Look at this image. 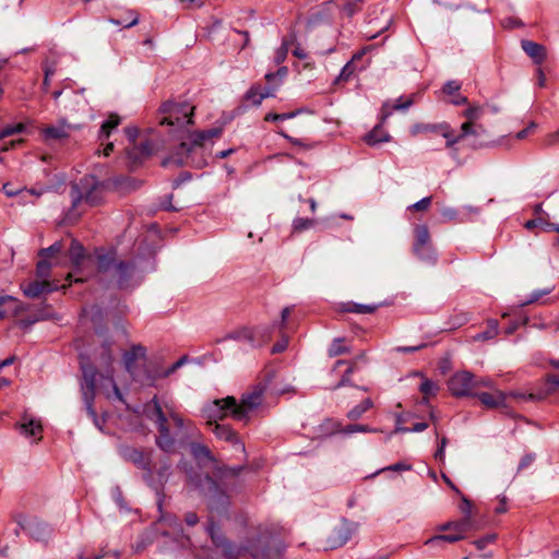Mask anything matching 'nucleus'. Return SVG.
<instances>
[{
    "mask_svg": "<svg viewBox=\"0 0 559 559\" xmlns=\"http://www.w3.org/2000/svg\"><path fill=\"white\" fill-rule=\"evenodd\" d=\"M144 414L150 420L154 421L157 427V447L167 453L173 452L176 444V439L170 432L169 423H173L178 430L193 428L191 421H186L181 415L175 412L168 404L162 406L156 396L145 404Z\"/></svg>",
    "mask_w": 559,
    "mask_h": 559,
    "instance_id": "nucleus-1",
    "label": "nucleus"
},
{
    "mask_svg": "<svg viewBox=\"0 0 559 559\" xmlns=\"http://www.w3.org/2000/svg\"><path fill=\"white\" fill-rule=\"evenodd\" d=\"M222 133L219 128H212L205 131L193 132L189 135L188 141H183L180 143L176 153L165 158L162 162L163 166L176 165L182 166L188 164H194L197 166H201L200 162H194L192 158V154L195 153L199 148H201L205 141L211 140L213 138H218Z\"/></svg>",
    "mask_w": 559,
    "mask_h": 559,
    "instance_id": "nucleus-2",
    "label": "nucleus"
},
{
    "mask_svg": "<svg viewBox=\"0 0 559 559\" xmlns=\"http://www.w3.org/2000/svg\"><path fill=\"white\" fill-rule=\"evenodd\" d=\"M452 395L456 397L474 396L479 388H493V381L488 377H476L472 372L463 370L455 372L448 382Z\"/></svg>",
    "mask_w": 559,
    "mask_h": 559,
    "instance_id": "nucleus-3",
    "label": "nucleus"
},
{
    "mask_svg": "<svg viewBox=\"0 0 559 559\" xmlns=\"http://www.w3.org/2000/svg\"><path fill=\"white\" fill-rule=\"evenodd\" d=\"M194 106L187 102L167 100L159 107V123L183 128L192 124Z\"/></svg>",
    "mask_w": 559,
    "mask_h": 559,
    "instance_id": "nucleus-4",
    "label": "nucleus"
},
{
    "mask_svg": "<svg viewBox=\"0 0 559 559\" xmlns=\"http://www.w3.org/2000/svg\"><path fill=\"white\" fill-rule=\"evenodd\" d=\"M81 369L83 373V380L81 383V390L83 395V401L85 403L86 412L88 416L93 419L94 425L103 430V420H100L96 412L93 407V401L95 396L96 382L98 378V372L96 368L92 365L85 364L83 360L81 361Z\"/></svg>",
    "mask_w": 559,
    "mask_h": 559,
    "instance_id": "nucleus-5",
    "label": "nucleus"
},
{
    "mask_svg": "<svg viewBox=\"0 0 559 559\" xmlns=\"http://www.w3.org/2000/svg\"><path fill=\"white\" fill-rule=\"evenodd\" d=\"M146 356V348L140 344L132 345L130 349L126 350L122 355V361L126 370L132 379L142 385L151 386L156 382V377L151 374L150 370L140 372L136 369V362L144 359Z\"/></svg>",
    "mask_w": 559,
    "mask_h": 559,
    "instance_id": "nucleus-6",
    "label": "nucleus"
},
{
    "mask_svg": "<svg viewBox=\"0 0 559 559\" xmlns=\"http://www.w3.org/2000/svg\"><path fill=\"white\" fill-rule=\"evenodd\" d=\"M103 195V185L94 176L83 177L79 183L72 187L73 206L85 201L91 206L99 203Z\"/></svg>",
    "mask_w": 559,
    "mask_h": 559,
    "instance_id": "nucleus-7",
    "label": "nucleus"
},
{
    "mask_svg": "<svg viewBox=\"0 0 559 559\" xmlns=\"http://www.w3.org/2000/svg\"><path fill=\"white\" fill-rule=\"evenodd\" d=\"M264 386L258 384L250 391L242 394L240 403L235 399L233 418L236 420H247L251 412L255 411L263 403Z\"/></svg>",
    "mask_w": 559,
    "mask_h": 559,
    "instance_id": "nucleus-8",
    "label": "nucleus"
},
{
    "mask_svg": "<svg viewBox=\"0 0 559 559\" xmlns=\"http://www.w3.org/2000/svg\"><path fill=\"white\" fill-rule=\"evenodd\" d=\"M170 468L171 464L170 462L165 459L160 460L158 468L154 472L152 469V466H148V471L143 473V480L156 491V495L158 496V509L162 512V498L163 495V488L165 484L167 483L169 475H170Z\"/></svg>",
    "mask_w": 559,
    "mask_h": 559,
    "instance_id": "nucleus-9",
    "label": "nucleus"
},
{
    "mask_svg": "<svg viewBox=\"0 0 559 559\" xmlns=\"http://www.w3.org/2000/svg\"><path fill=\"white\" fill-rule=\"evenodd\" d=\"M16 522L19 527L35 542L46 543L51 537V527L35 516L21 515Z\"/></svg>",
    "mask_w": 559,
    "mask_h": 559,
    "instance_id": "nucleus-10",
    "label": "nucleus"
},
{
    "mask_svg": "<svg viewBox=\"0 0 559 559\" xmlns=\"http://www.w3.org/2000/svg\"><path fill=\"white\" fill-rule=\"evenodd\" d=\"M235 407V397L227 396L221 400H214L203 408V417L207 419V425L213 426L219 419L226 418L228 415L233 417Z\"/></svg>",
    "mask_w": 559,
    "mask_h": 559,
    "instance_id": "nucleus-11",
    "label": "nucleus"
},
{
    "mask_svg": "<svg viewBox=\"0 0 559 559\" xmlns=\"http://www.w3.org/2000/svg\"><path fill=\"white\" fill-rule=\"evenodd\" d=\"M117 349L111 336L98 334V346L94 350V360L99 368L105 369L108 373L115 361Z\"/></svg>",
    "mask_w": 559,
    "mask_h": 559,
    "instance_id": "nucleus-12",
    "label": "nucleus"
},
{
    "mask_svg": "<svg viewBox=\"0 0 559 559\" xmlns=\"http://www.w3.org/2000/svg\"><path fill=\"white\" fill-rule=\"evenodd\" d=\"M414 253L421 260L433 261L435 252L431 245L430 233L426 225H417L414 229Z\"/></svg>",
    "mask_w": 559,
    "mask_h": 559,
    "instance_id": "nucleus-13",
    "label": "nucleus"
},
{
    "mask_svg": "<svg viewBox=\"0 0 559 559\" xmlns=\"http://www.w3.org/2000/svg\"><path fill=\"white\" fill-rule=\"evenodd\" d=\"M272 334V326H257L253 329L243 328L239 331L230 333L228 338L247 341L252 346H261L265 344Z\"/></svg>",
    "mask_w": 559,
    "mask_h": 559,
    "instance_id": "nucleus-14",
    "label": "nucleus"
},
{
    "mask_svg": "<svg viewBox=\"0 0 559 559\" xmlns=\"http://www.w3.org/2000/svg\"><path fill=\"white\" fill-rule=\"evenodd\" d=\"M488 392H478L476 391L474 397H477L481 405L489 409H496V408H504L507 407V399L508 396H514L519 397L520 394L515 392L506 393L499 389H497L495 385L492 389H489Z\"/></svg>",
    "mask_w": 559,
    "mask_h": 559,
    "instance_id": "nucleus-15",
    "label": "nucleus"
},
{
    "mask_svg": "<svg viewBox=\"0 0 559 559\" xmlns=\"http://www.w3.org/2000/svg\"><path fill=\"white\" fill-rule=\"evenodd\" d=\"M358 525L353 522L343 521L337 525L328 539L331 548H337L345 545L357 531Z\"/></svg>",
    "mask_w": 559,
    "mask_h": 559,
    "instance_id": "nucleus-16",
    "label": "nucleus"
},
{
    "mask_svg": "<svg viewBox=\"0 0 559 559\" xmlns=\"http://www.w3.org/2000/svg\"><path fill=\"white\" fill-rule=\"evenodd\" d=\"M120 454L126 461L133 463L144 473L148 471V466L152 465L150 451H143L133 447L124 445L120 448Z\"/></svg>",
    "mask_w": 559,
    "mask_h": 559,
    "instance_id": "nucleus-17",
    "label": "nucleus"
},
{
    "mask_svg": "<svg viewBox=\"0 0 559 559\" xmlns=\"http://www.w3.org/2000/svg\"><path fill=\"white\" fill-rule=\"evenodd\" d=\"M203 490L209 498L211 509L218 510L221 507L227 506L228 497L212 478L206 477Z\"/></svg>",
    "mask_w": 559,
    "mask_h": 559,
    "instance_id": "nucleus-18",
    "label": "nucleus"
},
{
    "mask_svg": "<svg viewBox=\"0 0 559 559\" xmlns=\"http://www.w3.org/2000/svg\"><path fill=\"white\" fill-rule=\"evenodd\" d=\"M73 129H76V126L68 123L66 119H60L57 124L43 128L41 134L45 141L63 140L70 136V132Z\"/></svg>",
    "mask_w": 559,
    "mask_h": 559,
    "instance_id": "nucleus-19",
    "label": "nucleus"
},
{
    "mask_svg": "<svg viewBox=\"0 0 559 559\" xmlns=\"http://www.w3.org/2000/svg\"><path fill=\"white\" fill-rule=\"evenodd\" d=\"M484 111V107L476 104L468 106V108L463 111L466 121L461 126L462 136H468V134L474 132V122L483 117Z\"/></svg>",
    "mask_w": 559,
    "mask_h": 559,
    "instance_id": "nucleus-20",
    "label": "nucleus"
},
{
    "mask_svg": "<svg viewBox=\"0 0 559 559\" xmlns=\"http://www.w3.org/2000/svg\"><path fill=\"white\" fill-rule=\"evenodd\" d=\"M95 262L97 264V270L103 273L111 272L115 269V264H117L116 251L115 250H104L96 249L95 250Z\"/></svg>",
    "mask_w": 559,
    "mask_h": 559,
    "instance_id": "nucleus-21",
    "label": "nucleus"
},
{
    "mask_svg": "<svg viewBox=\"0 0 559 559\" xmlns=\"http://www.w3.org/2000/svg\"><path fill=\"white\" fill-rule=\"evenodd\" d=\"M135 266L133 262L118 261L115 264L112 276L116 278L120 288L127 287L129 280L134 273Z\"/></svg>",
    "mask_w": 559,
    "mask_h": 559,
    "instance_id": "nucleus-22",
    "label": "nucleus"
},
{
    "mask_svg": "<svg viewBox=\"0 0 559 559\" xmlns=\"http://www.w3.org/2000/svg\"><path fill=\"white\" fill-rule=\"evenodd\" d=\"M154 147L150 141L141 143L139 147L133 145L132 148H127V157L132 166L139 165L143 158L150 156Z\"/></svg>",
    "mask_w": 559,
    "mask_h": 559,
    "instance_id": "nucleus-23",
    "label": "nucleus"
},
{
    "mask_svg": "<svg viewBox=\"0 0 559 559\" xmlns=\"http://www.w3.org/2000/svg\"><path fill=\"white\" fill-rule=\"evenodd\" d=\"M521 47L537 64H540L546 59V48L540 44L524 39L521 41Z\"/></svg>",
    "mask_w": 559,
    "mask_h": 559,
    "instance_id": "nucleus-24",
    "label": "nucleus"
},
{
    "mask_svg": "<svg viewBox=\"0 0 559 559\" xmlns=\"http://www.w3.org/2000/svg\"><path fill=\"white\" fill-rule=\"evenodd\" d=\"M213 433L218 439L231 442L233 444L237 445L241 450L245 449L243 444L239 441L236 432L233 429H230V427H228L226 425H219V424L213 425Z\"/></svg>",
    "mask_w": 559,
    "mask_h": 559,
    "instance_id": "nucleus-25",
    "label": "nucleus"
},
{
    "mask_svg": "<svg viewBox=\"0 0 559 559\" xmlns=\"http://www.w3.org/2000/svg\"><path fill=\"white\" fill-rule=\"evenodd\" d=\"M51 290H52V288L50 286V283L47 281H41V282L36 281V282H32V283H28L27 285L23 286L24 295L29 298H37L41 294H45V293H48Z\"/></svg>",
    "mask_w": 559,
    "mask_h": 559,
    "instance_id": "nucleus-26",
    "label": "nucleus"
},
{
    "mask_svg": "<svg viewBox=\"0 0 559 559\" xmlns=\"http://www.w3.org/2000/svg\"><path fill=\"white\" fill-rule=\"evenodd\" d=\"M19 301L11 296H0V319L17 313Z\"/></svg>",
    "mask_w": 559,
    "mask_h": 559,
    "instance_id": "nucleus-27",
    "label": "nucleus"
},
{
    "mask_svg": "<svg viewBox=\"0 0 559 559\" xmlns=\"http://www.w3.org/2000/svg\"><path fill=\"white\" fill-rule=\"evenodd\" d=\"M120 123V117L116 114H111L106 121L103 122L98 139L104 143L110 136L112 130H115Z\"/></svg>",
    "mask_w": 559,
    "mask_h": 559,
    "instance_id": "nucleus-28",
    "label": "nucleus"
},
{
    "mask_svg": "<svg viewBox=\"0 0 559 559\" xmlns=\"http://www.w3.org/2000/svg\"><path fill=\"white\" fill-rule=\"evenodd\" d=\"M16 428L20 429L21 433L26 437L38 436L43 430L41 424L39 421L34 419H26V417H24L23 423L16 424Z\"/></svg>",
    "mask_w": 559,
    "mask_h": 559,
    "instance_id": "nucleus-29",
    "label": "nucleus"
},
{
    "mask_svg": "<svg viewBox=\"0 0 559 559\" xmlns=\"http://www.w3.org/2000/svg\"><path fill=\"white\" fill-rule=\"evenodd\" d=\"M413 104V99L408 98L405 102H401L399 99L395 104L390 105L389 103L383 104L381 108V121L386 120L394 110H406L408 109Z\"/></svg>",
    "mask_w": 559,
    "mask_h": 559,
    "instance_id": "nucleus-30",
    "label": "nucleus"
},
{
    "mask_svg": "<svg viewBox=\"0 0 559 559\" xmlns=\"http://www.w3.org/2000/svg\"><path fill=\"white\" fill-rule=\"evenodd\" d=\"M416 374L420 376L423 379L419 385V391L424 396V401L427 402L430 397L437 395L439 391V385L437 382H433L428 378H425L420 372H417Z\"/></svg>",
    "mask_w": 559,
    "mask_h": 559,
    "instance_id": "nucleus-31",
    "label": "nucleus"
},
{
    "mask_svg": "<svg viewBox=\"0 0 559 559\" xmlns=\"http://www.w3.org/2000/svg\"><path fill=\"white\" fill-rule=\"evenodd\" d=\"M251 559H284L282 549L277 546H267L261 550L252 552Z\"/></svg>",
    "mask_w": 559,
    "mask_h": 559,
    "instance_id": "nucleus-32",
    "label": "nucleus"
},
{
    "mask_svg": "<svg viewBox=\"0 0 559 559\" xmlns=\"http://www.w3.org/2000/svg\"><path fill=\"white\" fill-rule=\"evenodd\" d=\"M478 526L475 520H469L468 518H462L457 521H453V532L457 534H462L463 538L466 537V534L472 531H477Z\"/></svg>",
    "mask_w": 559,
    "mask_h": 559,
    "instance_id": "nucleus-33",
    "label": "nucleus"
},
{
    "mask_svg": "<svg viewBox=\"0 0 559 559\" xmlns=\"http://www.w3.org/2000/svg\"><path fill=\"white\" fill-rule=\"evenodd\" d=\"M390 134L384 131L380 126H376L366 136L365 141L369 145H377L382 142H388Z\"/></svg>",
    "mask_w": 559,
    "mask_h": 559,
    "instance_id": "nucleus-34",
    "label": "nucleus"
},
{
    "mask_svg": "<svg viewBox=\"0 0 559 559\" xmlns=\"http://www.w3.org/2000/svg\"><path fill=\"white\" fill-rule=\"evenodd\" d=\"M69 257L72 264L76 267H79L86 258L83 246L76 240H72L71 242V247L69 249Z\"/></svg>",
    "mask_w": 559,
    "mask_h": 559,
    "instance_id": "nucleus-35",
    "label": "nucleus"
},
{
    "mask_svg": "<svg viewBox=\"0 0 559 559\" xmlns=\"http://www.w3.org/2000/svg\"><path fill=\"white\" fill-rule=\"evenodd\" d=\"M462 539H464L462 534H457L452 531V533H450V534L436 535V536L429 538L426 542V545H440L441 543H444V542L445 543H456Z\"/></svg>",
    "mask_w": 559,
    "mask_h": 559,
    "instance_id": "nucleus-36",
    "label": "nucleus"
},
{
    "mask_svg": "<svg viewBox=\"0 0 559 559\" xmlns=\"http://www.w3.org/2000/svg\"><path fill=\"white\" fill-rule=\"evenodd\" d=\"M109 22L117 26L132 27L139 23V14L134 11H128L126 19H109Z\"/></svg>",
    "mask_w": 559,
    "mask_h": 559,
    "instance_id": "nucleus-37",
    "label": "nucleus"
},
{
    "mask_svg": "<svg viewBox=\"0 0 559 559\" xmlns=\"http://www.w3.org/2000/svg\"><path fill=\"white\" fill-rule=\"evenodd\" d=\"M440 134L444 139H447V146L448 147L453 146L454 144H456L457 142H460L461 140H463L465 138V136H462V132L457 136H454L450 124L447 123V122H442L441 123Z\"/></svg>",
    "mask_w": 559,
    "mask_h": 559,
    "instance_id": "nucleus-38",
    "label": "nucleus"
},
{
    "mask_svg": "<svg viewBox=\"0 0 559 559\" xmlns=\"http://www.w3.org/2000/svg\"><path fill=\"white\" fill-rule=\"evenodd\" d=\"M373 406V403L370 399L364 400L359 405L355 406L347 414V417L352 420H357L361 417L364 413L370 409Z\"/></svg>",
    "mask_w": 559,
    "mask_h": 559,
    "instance_id": "nucleus-39",
    "label": "nucleus"
},
{
    "mask_svg": "<svg viewBox=\"0 0 559 559\" xmlns=\"http://www.w3.org/2000/svg\"><path fill=\"white\" fill-rule=\"evenodd\" d=\"M294 44V38H284L281 47L275 51L274 61L281 64L285 61L290 46Z\"/></svg>",
    "mask_w": 559,
    "mask_h": 559,
    "instance_id": "nucleus-40",
    "label": "nucleus"
},
{
    "mask_svg": "<svg viewBox=\"0 0 559 559\" xmlns=\"http://www.w3.org/2000/svg\"><path fill=\"white\" fill-rule=\"evenodd\" d=\"M191 452H192L193 456L198 460H209V461L213 460L210 449L204 444L192 443Z\"/></svg>",
    "mask_w": 559,
    "mask_h": 559,
    "instance_id": "nucleus-41",
    "label": "nucleus"
},
{
    "mask_svg": "<svg viewBox=\"0 0 559 559\" xmlns=\"http://www.w3.org/2000/svg\"><path fill=\"white\" fill-rule=\"evenodd\" d=\"M498 334V322L491 320L488 322V328L486 331L478 333L474 336L476 341H487L493 338Z\"/></svg>",
    "mask_w": 559,
    "mask_h": 559,
    "instance_id": "nucleus-42",
    "label": "nucleus"
},
{
    "mask_svg": "<svg viewBox=\"0 0 559 559\" xmlns=\"http://www.w3.org/2000/svg\"><path fill=\"white\" fill-rule=\"evenodd\" d=\"M106 382L108 383V386H110V389H111V391H106V396L109 400H117V401L123 402V396H122L119 388L117 386L116 382L114 381V378L111 374H108V377L106 378Z\"/></svg>",
    "mask_w": 559,
    "mask_h": 559,
    "instance_id": "nucleus-43",
    "label": "nucleus"
},
{
    "mask_svg": "<svg viewBox=\"0 0 559 559\" xmlns=\"http://www.w3.org/2000/svg\"><path fill=\"white\" fill-rule=\"evenodd\" d=\"M440 127L441 123H419L412 128V133L414 135L418 133H426V132H433V133H440Z\"/></svg>",
    "mask_w": 559,
    "mask_h": 559,
    "instance_id": "nucleus-44",
    "label": "nucleus"
},
{
    "mask_svg": "<svg viewBox=\"0 0 559 559\" xmlns=\"http://www.w3.org/2000/svg\"><path fill=\"white\" fill-rule=\"evenodd\" d=\"M345 353H349V348L343 344V340L336 338L329 347V356L335 357Z\"/></svg>",
    "mask_w": 559,
    "mask_h": 559,
    "instance_id": "nucleus-45",
    "label": "nucleus"
},
{
    "mask_svg": "<svg viewBox=\"0 0 559 559\" xmlns=\"http://www.w3.org/2000/svg\"><path fill=\"white\" fill-rule=\"evenodd\" d=\"M377 309V305L353 304L347 308V311L355 313H373Z\"/></svg>",
    "mask_w": 559,
    "mask_h": 559,
    "instance_id": "nucleus-46",
    "label": "nucleus"
},
{
    "mask_svg": "<svg viewBox=\"0 0 559 559\" xmlns=\"http://www.w3.org/2000/svg\"><path fill=\"white\" fill-rule=\"evenodd\" d=\"M356 68L353 61H348L342 69L340 75L336 78L335 83H340L343 81H348V79L353 75Z\"/></svg>",
    "mask_w": 559,
    "mask_h": 559,
    "instance_id": "nucleus-47",
    "label": "nucleus"
},
{
    "mask_svg": "<svg viewBox=\"0 0 559 559\" xmlns=\"http://www.w3.org/2000/svg\"><path fill=\"white\" fill-rule=\"evenodd\" d=\"M314 225V221L310 218L298 217L293 222V228L295 231H302L311 228Z\"/></svg>",
    "mask_w": 559,
    "mask_h": 559,
    "instance_id": "nucleus-48",
    "label": "nucleus"
},
{
    "mask_svg": "<svg viewBox=\"0 0 559 559\" xmlns=\"http://www.w3.org/2000/svg\"><path fill=\"white\" fill-rule=\"evenodd\" d=\"M462 503L460 504V510L463 514L462 518H468L469 520H474L473 506L472 502L463 495Z\"/></svg>",
    "mask_w": 559,
    "mask_h": 559,
    "instance_id": "nucleus-49",
    "label": "nucleus"
},
{
    "mask_svg": "<svg viewBox=\"0 0 559 559\" xmlns=\"http://www.w3.org/2000/svg\"><path fill=\"white\" fill-rule=\"evenodd\" d=\"M278 86H280V83L273 84V82H272V83H270L269 86H266L264 88L260 87L259 99L257 100V103H262L263 99H265L267 97H273L275 95V91L277 90Z\"/></svg>",
    "mask_w": 559,
    "mask_h": 559,
    "instance_id": "nucleus-50",
    "label": "nucleus"
},
{
    "mask_svg": "<svg viewBox=\"0 0 559 559\" xmlns=\"http://www.w3.org/2000/svg\"><path fill=\"white\" fill-rule=\"evenodd\" d=\"M362 1L364 0H348L343 7V12L347 16H353L360 9Z\"/></svg>",
    "mask_w": 559,
    "mask_h": 559,
    "instance_id": "nucleus-51",
    "label": "nucleus"
},
{
    "mask_svg": "<svg viewBox=\"0 0 559 559\" xmlns=\"http://www.w3.org/2000/svg\"><path fill=\"white\" fill-rule=\"evenodd\" d=\"M354 369H355V364L350 362L348 365L345 373L343 374L342 379L340 380V382L335 386H333L332 390H336V389H340L342 386L350 384V376L354 372Z\"/></svg>",
    "mask_w": 559,
    "mask_h": 559,
    "instance_id": "nucleus-52",
    "label": "nucleus"
},
{
    "mask_svg": "<svg viewBox=\"0 0 559 559\" xmlns=\"http://www.w3.org/2000/svg\"><path fill=\"white\" fill-rule=\"evenodd\" d=\"M25 130V124L24 123H15V124H12V126H8L5 127L2 131H1V135L4 138L7 136H11L13 134H16V133H21Z\"/></svg>",
    "mask_w": 559,
    "mask_h": 559,
    "instance_id": "nucleus-53",
    "label": "nucleus"
},
{
    "mask_svg": "<svg viewBox=\"0 0 559 559\" xmlns=\"http://www.w3.org/2000/svg\"><path fill=\"white\" fill-rule=\"evenodd\" d=\"M288 73V69L286 67H282L277 70L276 73H266L265 74V80L269 82V83H272L274 80L278 79V82L277 83H282L283 79L287 75Z\"/></svg>",
    "mask_w": 559,
    "mask_h": 559,
    "instance_id": "nucleus-54",
    "label": "nucleus"
},
{
    "mask_svg": "<svg viewBox=\"0 0 559 559\" xmlns=\"http://www.w3.org/2000/svg\"><path fill=\"white\" fill-rule=\"evenodd\" d=\"M497 538L496 534H488L477 540L474 542V545L479 549L483 550L487 547V545L493 543Z\"/></svg>",
    "mask_w": 559,
    "mask_h": 559,
    "instance_id": "nucleus-55",
    "label": "nucleus"
},
{
    "mask_svg": "<svg viewBox=\"0 0 559 559\" xmlns=\"http://www.w3.org/2000/svg\"><path fill=\"white\" fill-rule=\"evenodd\" d=\"M461 88V83L459 81H455V80H452V81H448L442 91L444 94H448V95H454L456 94V92H459Z\"/></svg>",
    "mask_w": 559,
    "mask_h": 559,
    "instance_id": "nucleus-56",
    "label": "nucleus"
},
{
    "mask_svg": "<svg viewBox=\"0 0 559 559\" xmlns=\"http://www.w3.org/2000/svg\"><path fill=\"white\" fill-rule=\"evenodd\" d=\"M376 429L370 428L367 425H349L346 427L345 432L346 433H354V432H373Z\"/></svg>",
    "mask_w": 559,
    "mask_h": 559,
    "instance_id": "nucleus-57",
    "label": "nucleus"
},
{
    "mask_svg": "<svg viewBox=\"0 0 559 559\" xmlns=\"http://www.w3.org/2000/svg\"><path fill=\"white\" fill-rule=\"evenodd\" d=\"M49 270H50V263L47 260L43 259V260L38 261L37 275L39 277H43V278L47 277Z\"/></svg>",
    "mask_w": 559,
    "mask_h": 559,
    "instance_id": "nucleus-58",
    "label": "nucleus"
},
{
    "mask_svg": "<svg viewBox=\"0 0 559 559\" xmlns=\"http://www.w3.org/2000/svg\"><path fill=\"white\" fill-rule=\"evenodd\" d=\"M61 249H62L61 242H55L50 247L41 249L39 254L41 257H50V255H53V254L60 252Z\"/></svg>",
    "mask_w": 559,
    "mask_h": 559,
    "instance_id": "nucleus-59",
    "label": "nucleus"
},
{
    "mask_svg": "<svg viewBox=\"0 0 559 559\" xmlns=\"http://www.w3.org/2000/svg\"><path fill=\"white\" fill-rule=\"evenodd\" d=\"M431 205V197L424 198L418 202L414 203L409 209L415 211H426Z\"/></svg>",
    "mask_w": 559,
    "mask_h": 559,
    "instance_id": "nucleus-60",
    "label": "nucleus"
},
{
    "mask_svg": "<svg viewBox=\"0 0 559 559\" xmlns=\"http://www.w3.org/2000/svg\"><path fill=\"white\" fill-rule=\"evenodd\" d=\"M551 290H552V288L550 287V288H546L543 290L533 292L531 297L528 298V300H526L524 302V305H528V304H533V302L537 301L540 297L548 295Z\"/></svg>",
    "mask_w": 559,
    "mask_h": 559,
    "instance_id": "nucleus-61",
    "label": "nucleus"
},
{
    "mask_svg": "<svg viewBox=\"0 0 559 559\" xmlns=\"http://www.w3.org/2000/svg\"><path fill=\"white\" fill-rule=\"evenodd\" d=\"M441 216L444 222L454 221L457 216V212L453 207H444L441 210Z\"/></svg>",
    "mask_w": 559,
    "mask_h": 559,
    "instance_id": "nucleus-62",
    "label": "nucleus"
},
{
    "mask_svg": "<svg viewBox=\"0 0 559 559\" xmlns=\"http://www.w3.org/2000/svg\"><path fill=\"white\" fill-rule=\"evenodd\" d=\"M426 346H427L426 343H420L415 346H399L395 348V350L399 353L407 354V353H415L417 350H420V349L425 348Z\"/></svg>",
    "mask_w": 559,
    "mask_h": 559,
    "instance_id": "nucleus-63",
    "label": "nucleus"
},
{
    "mask_svg": "<svg viewBox=\"0 0 559 559\" xmlns=\"http://www.w3.org/2000/svg\"><path fill=\"white\" fill-rule=\"evenodd\" d=\"M260 86H252L248 93L247 98L255 106L261 105V103H257L259 99Z\"/></svg>",
    "mask_w": 559,
    "mask_h": 559,
    "instance_id": "nucleus-64",
    "label": "nucleus"
}]
</instances>
